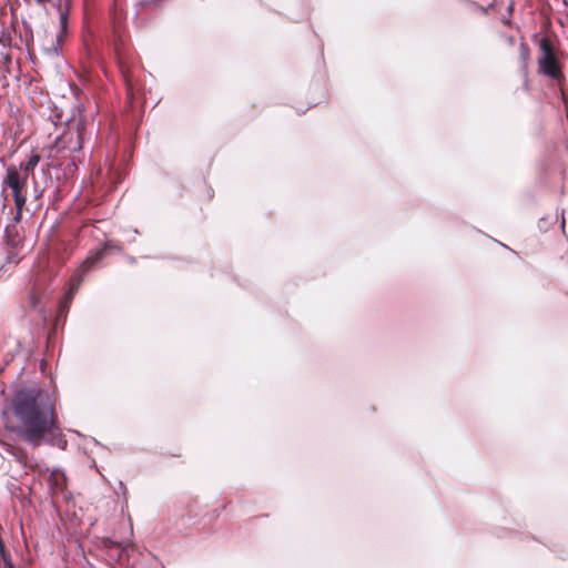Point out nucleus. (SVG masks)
<instances>
[{"instance_id": "39448f33", "label": "nucleus", "mask_w": 568, "mask_h": 568, "mask_svg": "<svg viewBox=\"0 0 568 568\" xmlns=\"http://www.w3.org/2000/svg\"><path fill=\"white\" fill-rule=\"evenodd\" d=\"M47 292L44 290H40L38 285H34L28 294L29 308L43 320H45L47 316L43 305V300L47 297Z\"/></svg>"}, {"instance_id": "4468645a", "label": "nucleus", "mask_w": 568, "mask_h": 568, "mask_svg": "<svg viewBox=\"0 0 568 568\" xmlns=\"http://www.w3.org/2000/svg\"><path fill=\"white\" fill-rule=\"evenodd\" d=\"M557 221V216L555 219H552L551 222L548 221V217H541L539 221H538V227L541 232H547L548 231V227L551 223L556 222Z\"/></svg>"}, {"instance_id": "4be33fe9", "label": "nucleus", "mask_w": 568, "mask_h": 568, "mask_svg": "<svg viewBox=\"0 0 568 568\" xmlns=\"http://www.w3.org/2000/svg\"><path fill=\"white\" fill-rule=\"evenodd\" d=\"M36 1H37V3H39V4H42V3H43V0H36Z\"/></svg>"}, {"instance_id": "6e6552de", "label": "nucleus", "mask_w": 568, "mask_h": 568, "mask_svg": "<svg viewBox=\"0 0 568 568\" xmlns=\"http://www.w3.org/2000/svg\"><path fill=\"white\" fill-rule=\"evenodd\" d=\"M39 162L40 155L37 153H32L27 161L20 163L18 170L20 173H22V175H27V178H29V174L34 171Z\"/></svg>"}, {"instance_id": "423d86ee", "label": "nucleus", "mask_w": 568, "mask_h": 568, "mask_svg": "<svg viewBox=\"0 0 568 568\" xmlns=\"http://www.w3.org/2000/svg\"><path fill=\"white\" fill-rule=\"evenodd\" d=\"M534 39L537 41V47L539 51V57L537 61L546 62V59H551L558 55V51L546 36H540V33H535Z\"/></svg>"}, {"instance_id": "9d476101", "label": "nucleus", "mask_w": 568, "mask_h": 568, "mask_svg": "<svg viewBox=\"0 0 568 568\" xmlns=\"http://www.w3.org/2000/svg\"><path fill=\"white\" fill-rule=\"evenodd\" d=\"M518 50H519V59L521 61V68L524 70H527L528 62L530 60V49L526 42L521 41L519 43Z\"/></svg>"}, {"instance_id": "6ab92c4d", "label": "nucleus", "mask_w": 568, "mask_h": 568, "mask_svg": "<svg viewBox=\"0 0 568 568\" xmlns=\"http://www.w3.org/2000/svg\"><path fill=\"white\" fill-rule=\"evenodd\" d=\"M120 488H122V489H124V490H125V487H124V485H123V483H122V481H120Z\"/></svg>"}, {"instance_id": "a211bd4d", "label": "nucleus", "mask_w": 568, "mask_h": 568, "mask_svg": "<svg viewBox=\"0 0 568 568\" xmlns=\"http://www.w3.org/2000/svg\"><path fill=\"white\" fill-rule=\"evenodd\" d=\"M508 12L511 13L513 12V4H509L508 7Z\"/></svg>"}, {"instance_id": "5701e85b", "label": "nucleus", "mask_w": 568, "mask_h": 568, "mask_svg": "<svg viewBox=\"0 0 568 568\" xmlns=\"http://www.w3.org/2000/svg\"><path fill=\"white\" fill-rule=\"evenodd\" d=\"M130 263H135V258H134V257H132V258L130 260Z\"/></svg>"}, {"instance_id": "20e7f679", "label": "nucleus", "mask_w": 568, "mask_h": 568, "mask_svg": "<svg viewBox=\"0 0 568 568\" xmlns=\"http://www.w3.org/2000/svg\"><path fill=\"white\" fill-rule=\"evenodd\" d=\"M537 67L540 75L554 80L558 85H561L565 81V75L558 55L551 59H546V62L544 63L542 61H537Z\"/></svg>"}, {"instance_id": "0eeeda50", "label": "nucleus", "mask_w": 568, "mask_h": 568, "mask_svg": "<svg viewBox=\"0 0 568 568\" xmlns=\"http://www.w3.org/2000/svg\"><path fill=\"white\" fill-rule=\"evenodd\" d=\"M58 10H59V21H60V29H61V32L60 34L58 36L57 38V44L55 47L53 48L54 52L58 53V50H59V42L62 38V34L64 32H67V28H68V21H69V14H70V10L68 7L65 8H62V4L59 2L58 3Z\"/></svg>"}, {"instance_id": "f3484780", "label": "nucleus", "mask_w": 568, "mask_h": 568, "mask_svg": "<svg viewBox=\"0 0 568 568\" xmlns=\"http://www.w3.org/2000/svg\"><path fill=\"white\" fill-rule=\"evenodd\" d=\"M23 26L31 32V26L28 22L23 21Z\"/></svg>"}, {"instance_id": "f03ea898", "label": "nucleus", "mask_w": 568, "mask_h": 568, "mask_svg": "<svg viewBox=\"0 0 568 568\" xmlns=\"http://www.w3.org/2000/svg\"><path fill=\"white\" fill-rule=\"evenodd\" d=\"M108 248V243H104L101 247H99L92 255L88 256L82 264L80 265L79 270L74 273V275L71 278V287L65 293V296L62 301L59 303L58 313H57V322L64 321L67 317V314L70 308V304L74 297L75 292L80 287L85 273L93 267L94 264H97L99 261H101L104 256V253Z\"/></svg>"}, {"instance_id": "dca6fc26", "label": "nucleus", "mask_w": 568, "mask_h": 568, "mask_svg": "<svg viewBox=\"0 0 568 568\" xmlns=\"http://www.w3.org/2000/svg\"><path fill=\"white\" fill-rule=\"evenodd\" d=\"M41 190L36 185L33 189V197L37 200L41 195Z\"/></svg>"}, {"instance_id": "ddd939ff", "label": "nucleus", "mask_w": 568, "mask_h": 568, "mask_svg": "<svg viewBox=\"0 0 568 568\" xmlns=\"http://www.w3.org/2000/svg\"><path fill=\"white\" fill-rule=\"evenodd\" d=\"M155 1L156 0H135V2H134L135 16H138L142 9L149 7L150 4L154 3Z\"/></svg>"}, {"instance_id": "f257e3e1", "label": "nucleus", "mask_w": 568, "mask_h": 568, "mask_svg": "<svg viewBox=\"0 0 568 568\" xmlns=\"http://www.w3.org/2000/svg\"><path fill=\"white\" fill-rule=\"evenodd\" d=\"M9 407L17 420L10 430L29 446L37 448L42 443L65 449L68 442L61 434L55 412V399L48 390L38 386L17 389Z\"/></svg>"}, {"instance_id": "f8f14e48", "label": "nucleus", "mask_w": 568, "mask_h": 568, "mask_svg": "<svg viewBox=\"0 0 568 568\" xmlns=\"http://www.w3.org/2000/svg\"><path fill=\"white\" fill-rule=\"evenodd\" d=\"M457 1L465 4L467 8L471 9V10L479 11L481 14L488 13V8L480 6L476 1H473V0H457Z\"/></svg>"}, {"instance_id": "412c9836", "label": "nucleus", "mask_w": 568, "mask_h": 568, "mask_svg": "<svg viewBox=\"0 0 568 568\" xmlns=\"http://www.w3.org/2000/svg\"><path fill=\"white\" fill-rule=\"evenodd\" d=\"M219 514H220V510H217V509H216V510H214V515H215V516H219Z\"/></svg>"}, {"instance_id": "1a4fd4ad", "label": "nucleus", "mask_w": 568, "mask_h": 568, "mask_svg": "<svg viewBox=\"0 0 568 568\" xmlns=\"http://www.w3.org/2000/svg\"><path fill=\"white\" fill-rule=\"evenodd\" d=\"M51 122L55 125H68L72 121V115L65 114L62 110L55 108L49 115Z\"/></svg>"}, {"instance_id": "9b49d317", "label": "nucleus", "mask_w": 568, "mask_h": 568, "mask_svg": "<svg viewBox=\"0 0 568 568\" xmlns=\"http://www.w3.org/2000/svg\"><path fill=\"white\" fill-rule=\"evenodd\" d=\"M12 195H13V200H14V204H16V209H17V215L14 217V221H19L21 219L22 211H23V207L27 202V194L18 193V194H12Z\"/></svg>"}, {"instance_id": "2eb2a0df", "label": "nucleus", "mask_w": 568, "mask_h": 568, "mask_svg": "<svg viewBox=\"0 0 568 568\" xmlns=\"http://www.w3.org/2000/svg\"><path fill=\"white\" fill-rule=\"evenodd\" d=\"M0 558L3 560V568H16L7 551L4 555L0 554Z\"/></svg>"}, {"instance_id": "aec40b11", "label": "nucleus", "mask_w": 568, "mask_h": 568, "mask_svg": "<svg viewBox=\"0 0 568 568\" xmlns=\"http://www.w3.org/2000/svg\"><path fill=\"white\" fill-rule=\"evenodd\" d=\"M561 229L562 230L565 229V220H562V222H561Z\"/></svg>"}, {"instance_id": "7ed1b4c3", "label": "nucleus", "mask_w": 568, "mask_h": 568, "mask_svg": "<svg viewBox=\"0 0 568 568\" xmlns=\"http://www.w3.org/2000/svg\"><path fill=\"white\" fill-rule=\"evenodd\" d=\"M3 166L6 168V179L2 181V190L10 187L12 194L23 193L27 187V175H22L18 168L14 165H7L2 159H0Z\"/></svg>"}]
</instances>
